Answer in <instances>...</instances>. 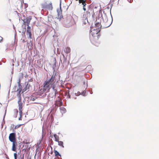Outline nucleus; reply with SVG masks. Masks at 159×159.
<instances>
[{"instance_id": "nucleus-21", "label": "nucleus", "mask_w": 159, "mask_h": 159, "mask_svg": "<svg viewBox=\"0 0 159 159\" xmlns=\"http://www.w3.org/2000/svg\"><path fill=\"white\" fill-rule=\"evenodd\" d=\"M47 4H46V2L42 4V7L43 8L46 9V8H47Z\"/></svg>"}, {"instance_id": "nucleus-62", "label": "nucleus", "mask_w": 159, "mask_h": 159, "mask_svg": "<svg viewBox=\"0 0 159 159\" xmlns=\"http://www.w3.org/2000/svg\"><path fill=\"white\" fill-rule=\"evenodd\" d=\"M64 58V56L63 55Z\"/></svg>"}, {"instance_id": "nucleus-7", "label": "nucleus", "mask_w": 159, "mask_h": 159, "mask_svg": "<svg viewBox=\"0 0 159 159\" xmlns=\"http://www.w3.org/2000/svg\"><path fill=\"white\" fill-rule=\"evenodd\" d=\"M32 19V17L30 16H29L27 17L26 18V20H22L23 21V23H25V22H30V21Z\"/></svg>"}, {"instance_id": "nucleus-31", "label": "nucleus", "mask_w": 159, "mask_h": 159, "mask_svg": "<svg viewBox=\"0 0 159 159\" xmlns=\"http://www.w3.org/2000/svg\"><path fill=\"white\" fill-rule=\"evenodd\" d=\"M17 154L16 153H15L14 154V159H17Z\"/></svg>"}, {"instance_id": "nucleus-37", "label": "nucleus", "mask_w": 159, "mask_h": 159, "mask_svg": "<svg viewBox=\"0 0 159 159\" xmlns=\"http://www.w3.org/2000/svg\"><path fill=\"white\" fill-rule=\"evenodd\" d=\"M15 111L16 112V116H15V117L16 118L17 117V115L18 114V110H17V109L15 110Z\"/></svg>"}, {"instance_id": "nucleus-47", "label": "nucleus", "mask_w": 159, "mask_h": 159, "mask_svg": "<svg viewBox=\"0 0 159 159\" xmlns=\"http://www.w3.org/2000/svg\"><path fill=\"white\" fill-rule=\"evenodd\" d=\"M83 9L84 11H85L86 10V8L85 7H83Z\"/></svg>"}, {"instance_id": "nucleus-17", "label": "nucleus", "mask_w": 159, "mask_h": 159, "mask_svg": "<svg viewBox=\"0 0 159 159\" xmlns=\"http://www.w3.org/2000/svg\"><path fill=\"white\" fill-rule=\"evenodd\" d=\"M56 86V84H54V85H51V88H52L54 92H56V91H57V90L55 89Z\"/></svg>"}, {"instance_id": "nucleus-38", "label": "nucleus", "mask_w": 159, "mask_h": 159, "mask_svg": "<svg viewBox=\"0 0 159 159\" xmlns=\"http://www.w3.org/2000/svg\"><path fill=\"white\" fill-rule=\"evenodd\" d=\"M25 9L28 6V4L26 3H24Z\"/></svg>"}, {"instance_id": "nucleus-13", "label": "nucleus", "mask_w": 159, "mask_h": 159, "mask_svg": "<svg viewBox=\"0 0 159 159\" xmlns=\"http://www.w3.org/2000/svg\"><path fill=\"white\" fill-rule=\"evenodd\" d=\"M90 13L88 11H87L85 12V13L84 15V18H87L88 17L90 16Z\"/></svg>"}, {"instance_id": "nucleus-59", "label": "nucleus", "mask_w": 159, "mask_h": 159, "mask_svg": "<svg viewBox=\"0 0 159 159\" xmlns=\"http://www.w3.org/2000/svg\"><path fill=\"white\" fill-rule=\"evenodd\" d=\"M2 64L1 63V62H0V65H1Z\"/></svg>"}, {"instance_id": "nucleus-20", "label": "nucleus", "mask_w": 159, "mask_h": 159, "mask_svg": "<svg viewBox=\"0 0 159 159\" xmlns=\"http://www.w3.org/2000/svg\"><path fill=\"white\" fill-rule=\"evenodd\" d=\"M26 31V26L25 28H23L22 30V36L25 35V33Z\"/></svg>"}, {"instance_id": "nucleus-2", "label": "nucleus", "mask_w": 159, "mask_h": 159, "mask_svg": "<svg viewBox=\"0 0 159 159\" xmlns=\"http://www.w3.org/2000/svg\"><path fill=\"white\" fill-rule=\"evenodd\" d=\"M101 30V28H98L96 30L91 31L92 36L95 38H96L97 39H98L99 37L98 33Z\"/></svg>"}, {"instance_id": "nucleus-35", "label": "nucleus", "mask_w": 159, "mask_h": 159, "mask_svg": "<svg viewBox=\"0 0 159 159\" xmlns=\"http://www.w3.org/2000/svg\"><path fill=\"white\" fill-rule=\"evenodd\" d=\"M80 94H81L80 93V92H78L77 93H75V95L76 96L79 95Z\"/></svg>"}, {"instance_id": "nucleus-49", "label": "nucleus", "mask_w": 159, "mask_h": 159, "mask_svg": "<svg viewBox=\"0 0 159 159\" xmlns=\"http://www.w3.org/2000/svg\"><path fill=\"white\" fill-rule=\"evenodd\" d=\"M6 112H5V114H4V117H3V121H4V118L5 117V115H6Z\"/></svg>"}, {"instance_id": "nucleus-39", "label": "nucleus", "mask_w": 159, "mask_h": 159, "mask_svg": "<svg viewBox=\"0 0 159 159\" xmlns=\"http://www.w3.org/2000/svg\"><path fill=\"white\" fill-rule=\"evenodd\" d=\"M54 92V95H53V96H54V97L55 98L56 94L58 93V92L57 91L56 92Z\"/></svg>"}, {"instance_id": "nucleus-14", "label": "nucleus", "mask_w": 159, "mask_h": 159, "mask_svg": "<svg viewBox=\"0 0 159 159\" xmlns=\"http://www.w3.org/2000/svg\"><path fill=\"white\" fill-rule=\"evenodd\" d=\"M54 152L55 153V156H60V157H61V154L57 150H54Z\"/></svg>"}, {"instance_id": "nucleus-29", "label": "nucleus", "mask_w": 159, "mask_h": 159, "mask_svg": "<svg viewBox=\"0 0 159 159\" xmlns=\"http://www.w3.org/2000/svg\"><path fill=\"white\" fill-rule=\"evenodd\" d=\"M60 109L61 111H63L64 113L66 111V109L63 107H61Z\"/></svg>"}, {"instance_id": "nucleus-55", "label": "nucleus", "mask_w": 159, "mask_h": 159, "mask_svg": "<svg viewBox=\"0 0 159 159\" xmlns=\"http://www.w3.org/2000/svg\"><path fill=\"white\" fill-rule=\"evenodd\" d=\"M11 80H12V78H11V79L10 80L11 83Z\"/></svg>"}, {"instance_id": "nucleus-15", "label": "nucleus", "mask_w": 159, "mask_h": 159, "mask_svg": "<svg viewBox=\"0 0 159 159\" xmlns=\"http://www.w3.org/2000/svg\"><path fill=\"white\" fill-rule=\"evenodd\" d=\"M101 26H102V25H101V26L100 27L97 28V27H92L91 26L90 27V30L91 31H93L94 30H96L98 28H101Z\"/></svg>"}, {"instance_id": "nucleus-32", "label": "nucleus", "mask_w": 159, "mask_h": 159, "mask_svg": "<svg viewBox=\"0 0 159 159\" xmlns=\"http://www.w3.org/2000/svg\"><path fill=\"white\" fill-rule=\"evenodd\" d=\"M85 2V0H79V2L80 3H82L83 2Z\"/></svg>"}, {"instance_id": "nucleus-60", "label": "nucleus", "mask_w": 159, "mask_h": 159, "mask_svg": "<svg viewBox=\"0 0 159 159\" xmlns=\"http://www.w3.org/2000/svg\"><path fill=\"white\" fill-rule=\"evenodd\" d=\"M76 99V97H75V99Z\"/></svg>"}, {"instance_id": "nucleus-56", "label": "nucleus", "mask_w": 159, "mask_h": 159, "mask_svg": "<svg viewBox=\"0 0 159 159\" xmlns=\"http://www.w3.org/2000/svg\"><path fill=\"white\" fill-rule=\"evenodd\" d=\"M115 0H112V2H114Z\"/></svg>"}, {"instance_id": "nucleus-45", "label": "nucleus", "mask_w": 159, "mask_h": 159, "mask_svg": "<svg viewBox=\"0 0 159 159\" xmlns=\"http://www.w3.org/2000/svg\"><path fill=\"white\" fill-rule=\"evenodd\" d=\"M31 99L32 100L34 101L35 100V98H31Z\"/></svg>"}, {"instance_id": "nucleus-40", "label": "nucleus", "mask_w": 159, "mask_h": 159, "mask_svg": "<svg viewBox=\"0 0 159 159\" xmlns=\"http://www.w3.org/2000/svg\"><path fill=\"white\" fill-rule=\"evenodd\" d=\"M20 78H19L18 80L17 83H18V84H20Z\"/></svg>"}, {"instance_id": "nucleus-48", "label": "nucleus", "mask_w": 159, "mask_h": 159, "mask_svg": "<svg viewBox=\"0 0 159 159\" xmlns=\"http://www.w3.org/2000/svg\"><path fill=\"white\" fill-rule=\"evenodd\" d=\"M0 37L1 38V39L0 40V42L2 40L3 38L0 36Z\"/></svg>"}, {"instance_id": "nucleus-6", "label": "nucleus", "mask_w": 159, "mask_h": 159, "mask_svg": "<svg viewBox=\"0 0 159 159\" xmlns=\"http://www.w3.org/2000/svg\"><path fill=\"white\" fill-rule=\"evenodd\" d=\"M21 99L20 98V99H19L18 101V104L19 107V110L20 113H21L22 111V108L23 107L22 103L21 101Z\"/></svg>"}, {"instance_id": "nucleus-25", "label": "nucleus", "mask_w": 159, "mask_h": 159, "mask_svg": "<svg viewBox=\"0 0 159 159\" xmlns=\"http://www.w3.org/2000/svg\"><path fill=\"white\" fill-rule=\"evenodd\" d=\"M11 150L12 151L16 152V146H12Z\"/></svg>"}, {"instance_id": "nucleus-54", "label": "nucleus", "mask_w": 159, "mask_h": 159, "mask_svg": "<svg viewBox=\"0 0 159 159\" xmlns=\"http://www.w3.org/2000/svg\"><path fill=\"white\" fill-rule=\"evenodd\" d=\"M90 66V65H89L88 67H90V66Z\"/></svg>"}, {"instance_id": "nucleus-12", "label": "nucleus", "mask_w": 159, "mask_h": 159, "mask_svg": "<svg viewBox=\"0 0 159 159\" xmlns=\"http://www.w3.org/2000/svg\"><path fill=\"white\" fill-rule=\"evenodd\" d=\"M26 34L27 35H29L28 38L30 39H32L31 36L32 34L31 33V30H26Z\"/></svg>"}, {"instance_id": "nucleus-23", "label": "nucleus", "mask_w": 159, "mask_h": 159, "mask_svg": "<svg viewBox=\"0 0 159 159\" xmlns=\"http://www.w3.org/2000/svg\"><path fill=\"white\" fill-rule=\"evenodd\" d=\"M64 51L66 53H68L70 52V48H66V50Z\"/></svg>"}, {"instance_id": "nucleus-19", "label": "nucleus", "mask_w": 159, "mask_h": 159, "mask_svg": "<svg viewBox=\"0 0 159 159\" xmlns=\"http://www.w3.org/2000/svg\"><path fill=\"white\" fill-rule=\"evenodd\" d=\"M58 145L60 146H61L62 148H64V146L63 145V143L62 141H58Z\"/></svg>"}, {"instance_id": "nucleus-11", "label": "nucleus", "mask_w": 159, "mask_h": 159, "mask_svg": "<svg viewBox=\"0 0 159 159\" xmlns=\"http://www.w3.org/2000/svg\"><path fill=\"white\" fill-rule=\"evenodd\" d=\"M22 125V124L16 125H15V127L14 128V124H13L12 131L13 132H15V129L20 127Z\"/></svg>"}, {"instance_id": "nucleus-44", "label": "nucleus", "mask_w": 159, "mask_h": 159, "mask_svg": "<svg viewBox=\"0 0 159 159\" xmlns=\"http://www.w3.org/2000/svg\"><path fill=\"white\" fill-rule=\"evenodd\" d=\"M27 24V25L28 26H29L30 22H25Z\"/></svg>"}, {"instance_id": "nucleus-53", "label": "nucleus", "mask_w": 159, "mask_h": 159, "mask_svg": "<svg viewBox=\"0 0 159 159\" xmlns=\"http://www.w3.org/2000/svg\"><path fill=\"white\" fill-rule=\"evenodd\" d=\"M12 128V129H13V124L12 125H11V129Z\"/></svg>"}, {"instance_id": "nucleus-50", "label": "nucleus", "mask_w": 159, "mask_h": 159, "mask_svg": "<svg viewBox=\"0 0 159 159\" xmlns=\"http://www.w3.org/2000/svg\"><path fill=\"white\" fill-rule=\"evenodd\" d=\"M111 9H110V14H111V18H112V15H111Z\"/></svg>"}, {"instance_id": "nucleus-4", "label": "nucleus", "mask_w": 159, "mask_h": 159, "mask_svg": "<svg viewBox=\"0 0 159 159\" xmlns=\"http://www.w3.org/2000/svg\"><path fill=\"white\" fill-rule=\"evenodd\" d=\"M51 85L49 84H45V82L43 84V91L48 92L51 88Z\"/></svg>"}, {"instance_id": "nucleus-27", "label": "nucleus", "mask_w": 159, "mask_h": 159, "mask_svg": "<svg viewBox=\"0 0 159 159\" xmlns=\"http://www.w3.org/2000/svg\"><path fill=\"white\" fill-rule=\"evenodd\" d=\"M22 112L21 111V113H20L19 112V115L20 116V117L19 118L18 120H22Z\"/></svg>"}, {"instance_id": "nucleus-16", "label": "nucleus", "mask_w": 159, "mask_h": 159, "mask_svg": "<svg viewBox=\"0 0 159 159\" xmlns=\"http://www.w3.org/2000/svg\"><path fill=\"white\" fill-rule=\"evenodd\" d=\"M53 136L55 138V141L56 142H58L59 141V137L56 134H55L53 135Z\"/></svg>"}, {"instance_id": "nucleus-9", "label": "nucleus", "mask_w": 159, "mask_h": 159, "mask_svg": "<svg viewBox=\"0 0 159 159\" xmlns=\"http://www.w3.org/2000/svg\"><path fill=\"white\" fill-rule=\"evenodd\" d=\"M47 8H46V9L49 10H52L53 7L52 3H50L49 4L47 5Z\"/></svg>"}, {"instance_id": "nucleus-1", "label": "nucleus", "mask_w": 159, "mask_h": 159, "mask_svg": "<svg viewBox=\"0 0 159 159\" xmlns=\"http://www.w3.org/2000/svg\"><path fill=\"white\" fill-rule=\"evenodd\" d=\"M57 73L56 72L54 74L51 76L50 79L48 80H47L45 81V84H49L50 85H52L56 84V76H57Z\"/></svg>"}, {"instance_id": "nucleus-28", "label": "nucleus", "mask_w": 159, "mask_h": 159, "mask_svg": "<svg viewBox=\"0 0 159 159\" xmlns=\"http://www.w3.org/2000/svg\"><path fill=\"white\" fill-rule=\"evenodd\" d=\"M100 25V23L99 22H98L95 24V27H99V26Z\"/></svg>"}, {"instance_id": "nucleus-51", "label": "nucleus", "mask_w": 159, "mask_h": 159, "mask_svg": "<svg viewBox=\"0 0 159 159\" xmlns=\"http://www.w3.org/2000/svg\"><path fill=\"white\" fill-rule=\"evenodd\" d=\"M30 81H33V79H30Z\"/></svg>"}, {"instance_id": "nucleus-41", "label": "nucleus", "mask_w": 159, "mask_h": 159, "mask_svg": "<svg viewBox=\"0 0 159 159\" xmlns=\"http://www.w3.org/2000/svg\"><path fill=\"white\" fill-rule=\"evenodd\" d=\"M27 30H31V27H30V26H28Z\"/></svg>"}, {"instance_id": "nucleus-42", "label": "nucleus", "mask_w": 159, "mask_h": 159, "mask_svg": "<svg viewBox=\"0 0 159 159\" xmlns=\"http://www.w3.org/2000/svg\"><path fill=\"white\" fill-rule=\"evenodd\" d=\"M127 1L130 3H132L133 1V0H127Z\"/></svg>"}, {"instance_id": "nucleus-36", "label": "nucleus", "mask_w": 159, "mask_h": 159, "mask_svg": "<svg viewBox=\"0 0 159 159\" xmlns=\"http://www.w3.org/2000/svg\"><path fill=\"white\" fill-rule=\"evenodd\" d=\"M102 18L103 20H104V21H105V22H107V21L108 19L106 16H105V21L104 20V19H103V17H102Z\"/></svg>"}, {"instance_id": "nucleus-26", "label": "nucleus", "mask_w": 159, "mask_h": 159, "mask_svg": "<svg viewBox=\"0 0 159 159\" xmlns=\"http://www.w3.org/2000/svg\"><path fill=\"white\" fill-rule=\"evenodd\" d=\"M83 22L84 25H85L87 22H88L87 19L86 18L83 20Z\"/></svg>"}, {"instance_id": "nucleus-8", "label": "nucleus", "mask_w": 159, "mask_h": 159, "mask_svg": "<svg viewBox=\"0 0 159 159\" xmlns=\"http://www.w3.org/2000/svg\"><path fill=\"white\" fill-rule=\"evenodd\" d=\"M18 84V86H17V85H15L14 86V89L15 91H16V89L20 90V89H21L22 90V86L20 84Z\"/></svg>"}, {"instance_id": "nucleus-33", "label": "nucleus", "mask_w": 159, "mask_h": 159, "mask_svg": "<svg viewBox=\"0 0 159 159\" xmlns=\"http://www.w3.org/2000/svg\"><path fill=\"white\" fill-rule=\"evenodd\" d=\"M30 86V84H29L28 83H27L26 85V88H28V89H29Z\"/></svg>"}, {"instance_id": "nucleus-58", "label": "nucleus", "mask_w": 159, "mask_h": 159, "mask_svg": "<svg viewBox=\"0 0 159 159\" xmlns=\"http://www.w3.org/2000/svg\"><path fill=\"white\" fill-rule=\"evenodd\" d=\"M13 27H14V29H15V27L14 25H13Z\"/></svg>"}, {"instance_id": "nucleus-57", "label": "nucleus", "mask_w": 159, "mask_h": 159, "mask_svg": "<svg viewBox=\"0 0 159 159\" xmlns=\"http://www.w3.org/2000/svg\"><path fill=\"white\" fill-rule=\"evenodd\" d=\"M81 94L83 95L84 96H85L84 94H83V93H82Z\"/></svg>"}, {"instance_id": "nucleus-52", "label": "nucleus", "mask_w": 159, "mask_h": 159, "mask_svg": "<svg viewBox=\"0 0 159 159\" xmlns=\"http://www.w3.org/2000/svg\"><path fill=\"white\" fill-rule=\"evenodd\" d=\"M23 3H24V2H22V5H21V7H22L23 4Z\"/></svg>"}, {"instance_id": "nucleus-10", "label": "nucleus", "mask_w": 159, "mask_h": 159, "mask_svg": "<svg viewBox=\"0 0 159 159\" xmlns=\"http://www.w3.org/2000/svg\"><path fill=\"white\" fill-rule=\"evenodd\" d=\"M21 89H20V90L18 89H16V90L15 91H16L17 92V96H18V99H20V98L21 99V94H20V92L21 91Z\"/></svg>"}, {"instance_id": "nucleus-3", "label": "nucleus", "mask_w": 159, "mask_h": 159, "mask_svg": "<svg viewBox=\"0 0 159 159\" xmlns=\"http://www.w3.org/2000/svg\"><path fill=\"white\" fill-rule=\"evenodd\" d=\"M9 139L10 141H12L16 140V133L15 132H13L9 134Z\"/></svg>"}, {"instance_id": "nucleus-18", "label": "nucleus", "mask_w": 159, "mask_h": 159, "mask_svg": "<svg viewBox=\"0 0 159 159\" xmlns=\"http://www.w3.org/2000/svg\"><path fill=\"white\" fill-rule=\"evenodd\" d=\"M56 86V84H54V85H51V88H52L54 92H56V91H57V90L55 89Z\"/></svg>"}, {"instance_id": "nucleus-61", "label": "nucleus", "mask_w": 159, "mask_h": 159, "mask_svg": "<svg viewBox=\"0 0 159 159\" xmlns=\"http://www.w3.org/2000/svg\"><path fill=\"white\" fill-rule=\"evenodd\" d=\"M85 82H84V84H85Z\"/></svg>"}, {"instance_id": "nucleus-5", "label": "nucleus", "mask_w": 159, "mask_h": 159, "mask_svg": "<svg viewBox=\"0 0 159 159\" xmlns=\"http://www.w3.org/2000/svg\"><path fill=\"white\" fill-rule=\"evenodd\" d=\"M61 2L60 1V9H57V15L58 16V18L60 19H61V18H63V16L62 15V11L61 10Z\"/></svg>"}, {"instance_id": "nucleus-22", "label": "nucleus", "mask_w": 159, "mask_h": 159, "mask_svg": "<svg viewBox=\"0 0 159 159\" xmlns=\"http://www.w3.org/2000/svg\"><path fill=\"white\" fill-rule=\"evenodd\" d=\"M11 142L12 143V146H16L17 145V143L16 141V140H13V141H11Z\"/></svg>"}, {"instance_id": "nucleus-30", "label": "nucleus", "mask_w": 159, "mask_h": 159, "mask_svg": "<svg viewBox=\"0 0 159 159\" xmlns=\"http://www.w3.org/2000/svg\"><path fill=\"white\" fill-rule=\"evenodd\" d=\"M112 22V21H111V23L110 24H109V25H105L104 26H103V28H107V27H109L111 25V24Z\"/></svg>"}, {"instance_id": "nucleus-34", "label": "nucleus", "mask_w": 159, "mask_h": 159, "mask_svg": "<svg viewBox=\"0 0 159 159\" xmlns=\"http://www.w3.org/2000/svg\"><path fill=\"white\" fill-rule=\"evenodd\" d=\"M82 4L83 5V7H85L86 5H87V4L85 2H83Z\"/></svg>"}, {"instance_id": "nucleus-24", "label": "nucleus", "mask_w": 159, "mask_h": 159, "mask_svg": "<svg viewBox=\"0 0 159 159\" xmlns=\"http://www.w3.org/2000/svg\"><path fill=\"white\" fill-rule=\"evenodd\" d=\"M54 64L52 66V68L53 69H54L56 67V59L55 58L54 59Z\"/></svg>"}, {"instance_id": "nucleus-43", "label": "nucleus", "mask_w": 159, "mask_h": 159, "mask_svg": "<svg viewBox=\"0 0 159 159\" xmlns=\"http://www.w3.org/2000/svg\"><path fill=\"white\" fill-rule=\"evenodd\" d=\"M67 97L69 98H70V95L69 93V94H68V95H67Z\"/></svg>"}, {"instance_id": "nucleus-46", "label": "nucleus", "mask_w": 159, "mask_h": 159, "mask_svg": "<svg viewBox=\"0 0 159 159\" xmlns=\"http://www.w3.org/2000/svg\"><path fill=\"white\" fill-rule=\"evenodd\" d=\"M21 2V5H22V2H24V0H20Z\"/></svg>"}]
</instances>
